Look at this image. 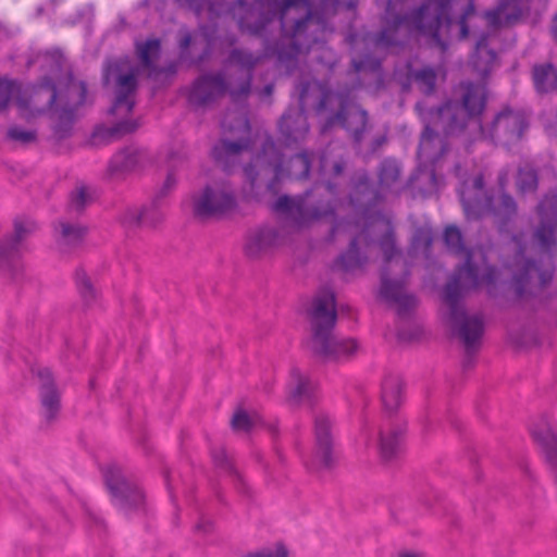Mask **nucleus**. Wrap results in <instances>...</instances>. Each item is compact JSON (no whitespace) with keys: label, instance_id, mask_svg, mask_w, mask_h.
<instances>
[{"label":"nucleus","instance_id":"nucleus-1","mask_svg":"<svg viewBox=\"0 0 557 557\" xmlns=\"http://www.w3.org/2000/svg\"><path fill=\"white\" fill-rule=\"evenodd\" d=\"M358 0H245L210 3L208 16L213 20L230 13L238 21L242 33L264 37L280 29V39L273 50L265 48V55L275 54L280 64L289 71L297 57L310 51L324 39L327 20L339 10H354Z\"/></svg>","mask_w":557,"mask_h":557},{"label":"nucleus","instance_id":"nucleus-18","mask_svg":"<svg viewBox=\"0 0 557 557\" xmlns=\"http://www.w3.org/2000/svg\"><path fill=\"white\" fill-rule=\"evenodd\" d=\"M104 478L113 502L121 510L126 512L128 507H138L144 503L143 492L122 478L117 469H108Z\"/></svg>","mask_w":557,"mask_h":557},{"label":"nucleus","instance_id":"nucleus-55","mask_svg":"<svg viewBox=\"0 0 557 557\" xmlns=\"http://www.w3.org/2000/svg\"><path fill=\"white\" fill-rule=\"evenodd\" d=\"M273 92V85H267L263 90H262V96L263 97H270Z\"/></svg>","mask_w":557,"mask_h":557},{"label":"nucleus","instance_id":"nucleus-14","mask_svg":"<svg viewBox=\"0 0 557 557\" xmlns=\"http://www.w3.org/2000/svg\"><path fill=\"white\" fill-rule=\"evenodd\" d=\"M236 206L234 189L225 181L206 186L194 199V212L200 218H220L234 211Z\"/></svg>","mask_w":557,"mask_h":557},{"label":"nucleus","instance_id":"nucleus-19","mask_svg":"<svg viewBox=\"0 0 557 557\" xmlns=\"http://www.w3.org/2000/svg\"><path fill=\"white\" fill-rule=\"evenodd\" d=\"M226 90L227 85L221 74L203 75L193 84L188 101L195 108L206 107L223 96Z\"/></svg>","mask_w":557,"mask_h":557},{"label":"nucleus","instance_id":"nucleus-30","mask_svg":"<svg viewBox=\"0 0 557 557\" xmlns=\"http://www.w3.org/2000/svg\"><path fill=\"white\" fill-rule=\"evenodd\" d=\"M400 434V430H382L380 432L379 447L383 459L389 460L396 455L399 447Z\"/></svg>","mask_w":557,"mask_h":557},{"label":"nucleus","instance_id":"nucleus-15","mask_svg":"<svg viewBox=\"0 0 557 557\" xmlns=\"http://www.w3.org/2000/svg\"><path fill=\"white\" fill-rule=\"evenodd\" d=\"M314 446L307 467L312 471L330 469L334 465L333 420L324 412L314 417Z\"/></svg>","mask_w":557,"mask_h":557},{"label":"nucleus","instance_id":"nucleus-3","mask_svg":"<svg viewBox=\"0 0 557 557\" xmlns=\"http://www.w3.org/2000/svg\"><path fill=\"white\" fill-rule=\"evenodd\" d=\"M405 3L406 0H387L382 28L370 39L376 50H388L413 37L424 36L431 45L444 51L446 44L443 37L456 26L459 39H466L470 33L469 23L476 18L472 0H466L456 22L453 21L450 12L458 5L459 0H424L410 14H403Z\"/></svg>","mask_w":557,"mask_h":557},{"label":"nucleus","instance_id":"nucleus-47","mask_svg":"<svg viewBox=\"0 0 557 557\" xmlns=\"http://www.w3.org/2000/svg\"><path fill=\"white\" fill-rule=\"evenodd\" d=\"M352 227L354 225L349 222H338L332 227V236L335 237L342 231L352 234Z\"/></svg>","mask_w":557,"mask_h":557},{"label":"nucleus","instance_id":"nucleus-23","mask_svg":"<svg viewBox=\"0 0 557 557\" xmlns=\"http://www.w3.org/2000/svg\"><path fill=\"white\" fill-rule=\"evenodd\" d=\"M40 380V399L44 413L48 420L55 417L60 409V396L53 384L50 370L42 369L38 371Z\"/></svg>","mask_w":557,"mask_h":557},{"label":"nucleus","instance_id":"nucleus-31","mask_svg":"<svg viewBox=\"0 0 557 557\" xmlns=\"http://www.w3.org/2000/svg\"><path fill=\"white\" fill-rule=\"evenodd\" d=\"M35 224L26 220L14 221V235L13 238L5 247H0V259L7 257L10 251L14 250L16 246L23 240V238L34 231Z\"/></svg>","mask_w":557,"mask_h":557},{"label":"nucleus","instance_id":"nucleus-53","mask_svg":"<svg viewBox=\"0 0 557 557\" xmlns=\"http://www.w3.org/2000/svg\"><path fill=\"white\" fill-rule=\"evenodd\" d=\"M398 557H424V555L422 553L417 552H405L399 554Z\"/></svg>","mask_w":557,"mask_h":557},{"label":"nucleus","instance_id":"nucleus-49","mask_svg":"<svg viewBox=\"0 0 557 557\" xmlns=\"http://www.w3.org/2000/svg\"><path fill=\"white\" fill-rule=\"evenodd\" d=\"M135 128H136L135 124L125 122V123H121V124L116 125V127L113 129V133H128V132L134 131Z\"/></svg>","mask_w":557,"mask_h":557},{"label":"nucleus","instance_id":"nucleus-26","mask_svg":"<svg viewBox=\"0 0 557 557\" xmlns=\"http://www.w3.org/2000/svg\"><path fill=\"white\" fill-rule=\"evenodd\" d=\"M144 159V153L136 148H126L115 153L109 164L111 174L134 170Z\"/></svg>","mask_w":557,"mask_h":557},{"label":"nucleus","instance_id":"nucleus-54","mask_svg":"<svg viewBox=\"0 0 557 557\" xmlns=\"http://www.w3.org/2000/svg\"><path fill=\"white\" fill-rule=\"evenodd\" d=\"M213 458H214L215 463L219 466H223L224 461L226 462L225 455L223 451H221V456H214Z\"/></svg>","mask_w":557,"mask_h":557},{"label":"nucleus","instance_id":"nucleus-12","mask_svg":"<svg viewBox=\"0 0 557 557\" xmlns=\"http://www.w3.org/2000/svg\"><path fill=\"white\" fill-rule=\"evenodd\" d=\"M139 69L128 58H120L108 62L103 79L107 84L113 82L115 99L111 107L112 114H128L132 112L137 89Z\"/></svg>","mask_w":557,"mask_h":557},{"label":"nucleus","instance_id":"nucleus-9","mask_svg":"<svg viewBox=\"0 0 557 557\" xmlns=\"http://www.w3.org/2000/svg\"><path fill=\"white\" fill-rule=\"evenodd\" d=\"M460 201L467 220H478L491 215L503 230L517 213L513 198L500 194L497 198L486 195L483 175H476L471 183L463 182L459 190Z\"/></svg>","mask_w":557,"mask_h":557},{"label":"nucleus","instance_id":"nucleus-43","mask_svg":"<svg viewBox=\"0 0 557 557\" xmlns=\"http://www.w3.org/2000/svg\"><path fill=\"white\" fill-rule=\"evenodd\" d=\"M251 426V420L245 411H237L232 419V428L235 431H248Z\"/></svg>","mask_w":557,"mask_h":557},{"label":"nucleus","instance_id":"nucleus-29","mask_svg":"<svg viewBox=\"0 0 557 557\" xmlns=\"http://www.w3.org/2000/svg\"><path fill=\"white\" fill-rule=\"evenodd\" d=\"M534 273L539 275L541 285L545 286L553 278L554 268L549 264L546 269L541 270L535 262L527 261L523 265L522 273L515 276L518 294L522 293L523 283L529 281Z\"/></svg>","mask_w":557,"mask_h":557},{"label":"nucleus","instance_id":"nucleus-20","mask_svg":"<svg viewBox=\"0 0 557 557\" xmlns=\"http://www.w3.org/2000/svg\"><path fill=\"white\" fill-rule=\"evenodd\" d=\"M262 57H255L246 51L234 49L228 58V63L237 65L240 70L245 71V78L237 89L231 88L230 94L234 101L248 96L251 84V71L261 61Z\"/></svg>","mask_w":557,"mask_h":557},{"label":"nucleus","instance_id":"nucleus-16","mask_svg":"<svg viewBox=\"0 0 557 557\" xmlns=\"http://www.w3.org/2000/svg\"><path fill=\"white\" fill-rule=\"evenodd\" d=\"M272 209L277 213L290 216L296 225L301 226L332 214L335 207L331 201L313 205L310 194H306L298 199L281 196L273 203Z\"/></svg>","mask_w":557,"mask_h":557},{"label":"nucleus","instance_id":"nucleus-11","mask_svg":"<svg viewBox=\"0 0 557 557\" xmlns=\"http://www.w3.org/2000/svg\"><path fill=\"white\" fill-rule=\"evenodd\" d=\"M521 15L522 8L519 0H504L496 9L485 12L484 20L488 27V33L482 34L479 37L471 57L473 70L482 78H485L497 63L496 53L487 45L490 34L500 26L515 24Z\"/></svg>","mask_w":557,"mask_h":557},{"label":"nucleus","instance_id":"nucleus-52","mask_svg":"<svg viewBox=\"0 0 557 557\" xmlns=\"http://www.w3.org/2000/svg\"><path fill=\"white\" fill-rule=\"evenodd\" d=\"M507 181H508V172L502 171L498 175V184H499L500 188L505 187V185L507 184Z\"/></svg>","mask_w":557,"mask_h":557},{"label":"nucleus","instance_id":"nucleus-28","mask_svg":"<svg viewBox=\"0 0 557 557\" xmlns=\"http://www.w3.org/2000/svg\"><path fill=\"white\" fill-rule=\"evenodd\" d=\"M135 51L141 65L151 73L153 70V63L160 55L161 42L158 38H148L145 41H136Z\"/></svg>","mask_w":557,"mask_h":557},{"label":"nucleus","instance_id":"nucleus-40","mask_svg":"<svg viewBox=\"0 0 557 557\" xmlns=\"http://www.w3.org/2000/svg\"><path fill=\"white\" fill-rule=\"evenodd\" d=\"M76 285L82 295V297L86 301H90L95 298V290L92 285L88 278V276L84 272L76 273Z\"/></svg>","mask_w":557,"mask_h":557},{"label":"nucleus","instance_id":"nucleus-41","mask_svg":"<svg viewBox=\"0 0 557 557\" xmlns=\"http://www.w3.org/2000/svg\"><path fill=\"white\" fill-rule=\"evenodd\" d=\"M352 65L356 72H377L381 66V62L377 59L366 55L364 58L352 60Z\"/></svg>","mask_w":557,"mask_h":557},{"label":"nucleus","instance_id":"nucleus-2","mask_svg":"<svg viewBox=\"0 0 557 557\" xmlns=\"http://www.w3.org/2000/svg\"><path fill=\"white\" fill-rule=\"evenodd\" d=\"M455 94L459 101H448L437 109H428L424 103L416 104V110L424 125L421 136L418 158L423 162L435 163L445 152L444 146L435 151L437 139L436 131L445 135H456L465 129L469 123H474L481 131V136L495 144L509 146L519 141L529 123L523 112L511 109L502 110L486 128L482 127L479 116L486 102L484 84L461 83Z\"/></svg>","mask_w":557,"mask_h":557},{"label":"nucleus","instance_id":"nucleus-6","mask_svg":"<svg viewBox=\"0 0 557 557\" xmlns=\"http://www.w3.org/2000/svg\"><path fill=\"white\" fill-rule=\"evenodd\" d=\"M55 66L39 84L21 89L14 82L0 78V112L7 109L16 96L20 115L26 120L55 108L58 119L71 120L73 112L86 102L87 86L63 70V55L55 50L50 53Z\"/></svg>","mask_w":557,"mask_h":557},{"label":"nucleus","instance_id":"nucleus-32","mask_svg":"<svg viewBox=\"0 0 557 557\" xmlns=\"http://www.w3.org/2000/svg\"><path fill=\"white\" fill-rule=\"evenodd\" d=\"M400 176V166L396 160L386 159L382 162L380 172H379V181L382 188H392L394 187Z\"/></svg>","mask_w":557,"mask_h":557},{"label":"nucleus","instance_id":"nucleus-57","mask_svg":"<svg viewBox=\"0 0 557 557\" xmlns=\"http://www.w3.org/2000/svg\"><path fill=\"white\" fill-rule=\"evenodd\" d=\"M234 42H235V38L232 37V38L227 39V46H232V45H234Z\"/></svg>","mask_w":557,"mask_h":557},{"label":"nucleus","instance_id":"nucleus-35","mask_svg":"<svg viewBox=\"0 0 557 557\" xmlns=\"http://www.w3.org/2000/svg\"><path fill=\"white\" fill-rule=\"evenodd\" d=\"M372 195L373 193L371 190L368 177H362L356 184L355 191L350 197V201L355 207L362 206L364 200L372 198Z\"/></svg>","mask_w":557,"mask_h":557},{"label":"nucleus","instance_id":"nucleus-39","mask_svg":"<svg viewBox=\"0 0 557 557\" xmlns=\"http://www.w3.org/2000/svg\"><path fill=\"white\" fill-rule=\"evenodd\" d=\"M432 245L431 232L428 228H420L412 238V249L428 251Z\"/></svg>","mask_w":557,"mask_h":557},{"label":"nucleus","instance_id":"nucleus-17","mask_svg":"<svg viewBox=\"0 0 557 557\" xmlns=\"http://www.w3.org/2000/svg\"><path fill=\"white\" fill-rule=\"evenodd\" d=\"M539 225L534 242L543 252H552L557 245V193L549 194L537 206Z\"/></svg>","mask_w":557,"mask_h":557},{"label":"nucleus","instance_id":"nucleus-21","mask_svg":"<svg viewBox=\"0 0 557 557\" xmlns=\"http://www.w3.org/2000/svg\"><path fill=\"white\" fill-rule=\"evenodd\" d=\"M282 237L275 227H261L247 239L245 251L250 258H259L280 246Z\"/></svg>","mask_w":557,"mask_h":557},{"label":"nucleus","instance_id":"nucleus-51","mask_svg":"<svg viewBox=\"0 0 557 557\" xmlns=\"http://www.w3.org/2000/svg\"><path fill=\"white\" fill-rule=\"evenodd\" d=\"M176 184V178L175 176L170 173L168 176H166V180L164 182V189L165 190H170L174 185Z\"/></svg>","mask_w":557,"mask_h":557},{"label":"nucleus","instance_id":"nucleus-22","mask_svg":"<svg viewBox=\"0 0 557 557\" xmlns=\"http://www.w3.org/2000/svg\"><path fill=\"white\" fill-rule=\"evenodd\" d=\"M533 440L540 445L550 463L557 462V433L553 421L543 417L531 428Z\"/></svg>","mask_w":557,"mask_h":557},{"label":"nucleus","instance_id":"nucleus-37","mask_svg":"<svg viewBox=\"0 0 557 557\" xmlns=\"http://www.w3.org/2000/svg\"><path fill=\"white\" fill-rule=\"evenodd\" d=\"M7 136L10 140L21 145L34 143L37 139L35 131L25 129L18 126H12L8 129Z\"/></svg>","mask_w":557,"mask_h":557},{"label":"nucleus","instance_id":"nucleus-50","mask_svg":"<svg viewBox=\"0 0 557 557\" xmlns=\"http://www.w3.org/2000/svg\"><path fill=\"white\" fill-rule=\"evenodd\" d=\"M191 40H193L191 34L188 32L184 33L180 40V48L182 50H186L190 46Z\"/></svg>","mask_w":557,"mask_h":557},{"label":"nucleus","instance_id":"nucleus-8","mask_svg":"<svg viewBox=\"0 0 557 557\" xmlns=\"http://www.w3.org/2000/svg\"><path fill=\"white\" fill-rule=\"evenodd\" d=\"M311 338L309 347L312 352L325 362L348 360L358 349L352 338H336L332 330L336 323L335 296L331 290L317 295L308 312Z\"/></svg>","mask_w":557,"mask_h":557},{"label":"nucleus","instance_id":"nucleus-45","mask_svg":"<svg viewBox=\"0 0 557 557\" xmlns=\"http://www.w3.org/2000/svg\"><path fill=\"white\" fill-rule=\"evenodd\" d=\"M344 169V162L343 161H335L332 163L331 169H329V161L325 156L321 157V171L332 172L334 175H339L343 172Z\"/></svg>","mask_w":557,"mask_h":557},{"label":"nucleus","instance_id":"nucleus-56","mask_svg":"<svg viewBox=\"0 0 557 557\" xmlns=\"http://www.w3.org/2000/svg\"><path fill=\"white\" fill-rule=\"evenodd\" d=\"M553 35H554V38L557 40V15H556V17L554 18V24H553Z\"/></svg>","mask_w":557,"mask_h":557},{"label":"nucleus","instance_id":"nucleus-13","mask_svg":"<svg viewBox=\"0 0 557 557\" xmlns=\"http://www.w3.org/2000/svg\"><path fill=\"white\" fill-rule=\"evenodd\" d=\"M222 127L225 132L240 136L237 141L222 139L212 149L213 159L227 170L230 164L236 161L244 150L249 148L250 141L244 136L249 135L250 125L246 115L231 112L223 119Z\"/></svg>","mask_w":557,"mask_h":557},{"label":"nucleus","instance_id":"nucleus-46","mask_svg":"<svg viewBox=\"0 0 557 557\" xmlns=\"http://www.w3.org/2000/svg\"><path fill=\"white\" fill-rule=\"evenodd\" d=\"M181 7L193 10L197 15H200L206 5V0H177Z\"/></svg>","mask_w":557,"mask_h":557},{"label":"nucleus","instance_id":"nucleus-38","mask_svg":"<svg viewBox=\"0 0 557 557\" xmlns=\"http://www.w3.org/2000/svg\"><path fill=\"white\" fill-rule=\"evenodd\" d=\"M122 222L128 227L150 224L149 212L138 209L128 210L124 214Z\"/></svg>","mask_w":557,"mask_h":557},{"label":"nucleus","instance_id":"nucleus-44","mask_svg":"<svg viewBox=\"0 0 557 557\" xmlns=\"http://www.w3.org/2000/svg\"><path fill=\"white\" fill-rule=\"evenodd\" d=\"M88 200V194L85 187L77 188L71 197V206L76 210H82Z\"/></svg>","mask_w":557,"mask_h":557},{"label":"nucleus","instance_id":"nucleus-42","mask_svg":"<svg viewBox=\"0 0 557 557\" xmlns=\"http://www.w3.org/2000/svg\"><path fill=\"white\" fill-rule=\"evenodd\" d=\"M247 557H288L286 547L277 543L272 547H265L257 553L249 554Z\"/></svg>","mask_w":557,"mask_h":557},{"label":"nucleus","instance_id":"nucleus-5","mask_svg":"<svg viewBox=\"0 0 557 557\" xmlns=\"http://www.w3.org/2000/svg\"><path fill=\"white\" fill-rule=\"evenodd\" d=\"M444 242L448 250L455 255H461L465 263L456 268L448 280L443 300L449 308V322L458 326L459 336L468 351L474 349L482 337L484 325L480 315L468 317L461 306V300L469 294L481 287H486L492 294L498 273L495 268L474 262L476 253L482 251L467 250L462 244V236L458 227L450 225L445 228Z\"/></svg>","mask_w":557,"mask_h":557},{"label":"nucleus","instance_id":"nucleus-25","mask_svg":"<svg viewBox=\"0 0 557 557\" xmlns=\"http://www.w3.org/2000/svg\"><path fill=\"white\" fill-rule=\"evenodd\" d=\"M381 398L385 410H396L403 400V383L399 376L388 375L382 383Z\"/></svg>","mask_w":557,"mask_h":557},{"label":"nucleus","instance_id":"nucleus-4","mask_svg":"<svg viewBox=\"0 0 557 557\" xmlns=\"http://www.w3.org/2000/svg\"><path fill=\"white\" fill-rule=\"evenodd\" d=\"M299 109H288L278 123L283 144L290 147L304 140L308 134L309 125L305 110L312 107L318 114L332 111L338 106L336 113L326 117L321 132H327L332 126L339 125L348 131L356 141L361 139L368 122L367 111L361 109L348 91L334 94L325 83L315 79L302 81L298 87Z\"/></svg>","mask_w":557,"mask_h":557},{"label":"nucleus","instance_id":"nucleus-48","mask_svg":"<svg viewBox=\"0 0 557 557\" xmlns=\"http://www.w3.org/2000/svg\"><path fill=\"white\" fill-rule=\"evenodd\" d=\"M201 36L203 37L207 44L208 50L213 49V47L215 46V39L211 32H209V29L206 27H201Z\"/></svg>","mask_w":557,"mask_h":557},{"label":"nucleus","instance_id":"nucleus-10","mask_svg":"<svg viewBox=\"0 0 557 557\" xmlns=\"http://www.w3.org/2000/svg\"><path fill=\"white\" fill-rule=\"evenodd\" d=\"M309 171L310 159L306 152L293 157L287 169H284L282 157L270 138L263 144L262 151L256 157L253 163L245 168V174L251 185H255L260 173L273 175V181L268 186L270 190H273L276 181L282 180L285 175L295 180H302L308 177Z\"/></svg>","mask_w":557,"mask_h":557},{"label":"nucleus","instance_id":"nucleus-36","mask_svg":"<svg viewBox=\"0 0 557 557\" xmlns=\"http://www.w3.org/2000/svg\"><path fill=\"white\" fill-rule=\"evenodd\" d=\"M521 193L533 191L537 187V176L532 169H520L517 181Z\"/></svg>","mask_w":557,"mask_h":557},{"label":"nucleus","instance_id":"nucleus-58","mask_svg":"<svg viewBox=\"0 0 557 557\" xmlns=\"http://www.w3.org/2000/svg\"><path fill=\"white\" fill-rule=\"evenodd\" d=\"M325 188L327 189V191H329L330 194H333V190H332V189H333V187H332V185H330V184H329Z\"/></svg>","mask_w":557,"mask_h":557},{"label":"nucleus","instance_id":"nucleus-34","mask_svg":"<svg viewBox=\"0 0 557 557\" xmlns=\"http://www.w3.org/2000/svg\"><path fill=\"white\" fill-rule=\"evenodd\" d=\"M414 79L423 94L431 95L434 91L436 73L432 67H424L416 72Z\"/></svg>","mask_w":557,"mask_h":557},{"label":"nucleus","instance_id":"nucleus-27","mask_svg":"<svg viewBox=\"0 0 557 557\" xmlns=\"http://www.w3.org/2000/svg\"><path fill=\"white\" fill-rule=\"evenodd\" d=\"M533 83L537 92L547 94L557 89V72L552 64L533 67Z\"/></svg>","mask_w":557,"mask_h":557},{"label":"nucleus","instance_id":"nucleus-33","mask_svg":"<svg viewBox=\"0 0 557 557\" xmlns=\"http://www.w3.org/2000/svg\"><path fill=\"white\" fill-rule=\"evenodd\" d=\"M60 228V242L66 246H73L84 238L86 228L79 224H71L67 222H61Z\"/></svg>","mask_w":557,"mask_h":557},{"label":"nucleus","instance_id":"nucleus-7","mask_svg":"<svg viewBox=\"0 0 557 557\" xmlns=\"http://www.w3.org/2000/svg\"><path fill=\"white\" fill-rule=\"evenodd\" d=\"M370 212L369 207L363 209L364 228L351 239L348 250L338 257L336 267L345 272L360 268L366 262V258L360 255L359 244L370 247L375 238L380 237L379 246L385 259L380 295L396 308L398 314H405L416 306V298L405 292L404 280L394 281L389 277V271L403 268L399 251L395 247L392 222L381 213L370 214Z\"/></svg>","mask_w":557,"mask_h":557},{"label":"nucleus","instance_id":"nucleus-59","mask_svg":"<svg viewBox=\"0 0 557 557\" xmlns=\"http://www.w3.org/2000/svg\"><path fill=\"white\" fill-rule=\"evenodd\" d=\"M53 2H55L57 0H52Z\"/></svg>","mask_w":557,"mask_h":557},{"label":"nucleus","instance_id":"nucleus-24","mask_svg":"<svg viewBox=\"0 0 557 557\" xmlns=\"http://www.w3.org/2000/svg\"><path fill=\"white\" fill-rule=\"evenodd\" d=\"M317 385L307 375L295 370L292 373V383L288 400L293 405L310 404L314 397Z\"/></svg>","mask_w":557,"mask_h":557}]
</instances>
